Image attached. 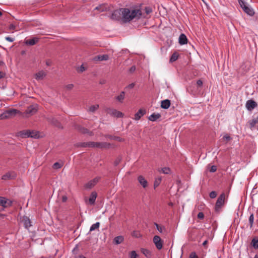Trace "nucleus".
<instances>
[{"mask_svg": "<svg viewBox=\"0 0 258 258\" xmlns=\"http://www.w3.org/2000/svg\"><path fill=\"white\" fill-rule=\"evenodd\" d=\"M216 170H217V167H216V166H214V165L212 166L211 167L210 169V171L211 172H215Z\"/></svg>", "mask_w": 258, "mask_h": 258, "instance_id": "nucleus-47", "label": "nucleus"}, {"mask_svg": "<svg viewBox=\"0 0 258 258\" xmlns=\"http://www.w3.org/2000/svg\"><path fill=\"white\" fill-rule=\"evenodd\" d=\"M251 244L255 249L258 248V239L256 237L253 238L251 242Z\"/></svg>", "mask_w": 258, "mask_h": 258, "instance_id": "nucleus-28", "label": "nucleus"}, {"mask_svg": "<svg viewBox=\"0 0 258 258\" xmlns=\"http://www.w3.org/2000/svg\"><path fill=\"white\" fill-rule=\"evenodd\" d=\"M239 4L245 13L250 16L254 15V13L252 9L248 6L247 4L244 0H239Z\"/></svg>", "mask_w": 258, "mask_h": 258, "instance_id": "nucleus-5", "label": "nucleus"}, {"mask_svg": "<svg viewBox=\"0 0 258 258\" xmlns=\"http://www.w3.org/2000/svg\"><path fill=\"white\" fill-rule=\"evenodd\" d=\"M38 41V38L36 37L32 39L27 40L25 42L26 44L29 45H33Z\"/></svg>", "mask_w": 258, "mask_h": 258, "instance_id": "nucleus-22", "label": "nucleus"}, {"mask_svg": "<svg viewBox=\"0 0 258 258\" xmlns=\"http://www.w3.org/2000/svg\"><path fill=\"white\" fill-rule=\"evenodd\" d=\"M138 180L140 184L143 186V187L146 188L148 186V182L142 175H140L138 176Z\"/></svg>", "mask_w": 258, "mask_h": 258, "instance_id": "nucleus-14", "label": "nucleus"}, {"mask_svg": "<svg viewBox=\"0 0 258 258\" xmlns=\"http://www.w3.org/2000/svg\"><path fill=\"white\" fill-rule=\"evenodd\" d=\"M153 242L158 249H161L162 248L163 242L159 236L155 235L154 237Z\"/></svg>", "mask_w": 258, "mask_h": 258, "instance_id": "nucleus-10", "label": "nucleus"}, {"mask_svg": "<svg viewBox=\"0 0 258 258\" xmlns=\"http://www.w3.org/2000/svg\"><path fill=\"white\" fill-rule=\"evenodd\" d=\"M209 196L212 199H214L217 196V193L216 191H211L210 194H209Z\"/></svg>", "mask_w": 258, "mask_h": 258, "instance_id": "nucleus-44", "label": "nucleus"}, {"mask_svg": "<svg viewBox=\"0 0 258 258\" xmlns=\"http://www.w3.org/2000/svg\"><path fill=\"white\" fill-rule=\"evenodd\" d=\"M4 76V74L3 72H0V79L3 78Z\"/></svg>", "mask_w": 258, "mask_h": 258, "instance_id": "nucleus-59", "label": "nucleus"}, {"mask_svg": "<svg viewBox=\"0 0 258 258\" xmlns=\"http://www.w3.org/2000/svg\"><path fill=\"white\" fill-rule=\"evenodd\" d=\"M225 198V195L222 193L219 197L216 203L215 209L216 212H219L221 207L224 204V201Z\"/></svg>", "mask_w": 258, "mask_h": 258, "instance_id": "nucleus-7", "label": "nucleus"}, {"mask_svg": "<svg viewBox=\"0 0 258 258\" xmlns=\"http://www.w3.org/2000/svg\"><path fill=\"white\" fill-rule=\"evenodd\" d=\"M97 195L96 192L93 191L91 192L88 200V203L90 205H94L97 198Z\"/></svg>", "mask_w": 258, "mask_h": 258, "instance_id": "nucleus-13", "label": "nucleus"}, {"mask_svg": "<svg viewBox=\"0 0 258 258\" xmlns=\"http://www.w3.org/2000/svg\"><path fill=\"white\" fill-rule=\"evenodd\" d=\"M30 132H31V136H30L31 138H35V139H37V138H39V135L38 132H37L36 131H33V130H32V131L30 130Z\"/></svg>", "mask_w": 258, "mask_h": 258, "instance_id": "nucleus-30", "label": "nucleus"}, {"mask_svg": "<svg viewBox=\"0 0 258 258\" xmlns=\"http://www.w3.org/2000/svg\"><path fill=\"white\" fill-rule=\"evenodd\" d=\"M142 252L146 256H147L148 257H149L151 256L150 251L147 249H142Z\"/></svg>", "mask_w": 258, "mask_h": 258, "instance_id": "nucleus-37", "label": "nucleus"}, {"mask_svg": "<svg viewBox=\"0 0 258 258\" xmlns=\"http://www.w3.org/2000/svg\"><path fill=\"white\" fill-rule=\"evenodd\" d=\"M99 180L100 177H96L95 178L93 179L92 180H90L85 184V188L86 189H91L97 184V183L99 181Z\"/></svg>", "mask_w": 258, "mask_h": 258, "instance_id": "nucleus-9", "label": "nucleus"}, {"mask_svg": "<svg viewBox=\"0 0 258 258\" xmlns=\"http://www.w3.org/2000/svg\"><path fill=\"white\" fill-rule=\"evenodd\" d=\"M120 159L118 158V159H116V161H115V165H117L119 164V163L120 162Z\"/></svg>", "mask_w": 258, "mask_h": 258, "instance_id": "nucleus-56", "label": "nucleus"}, {"mask_svg": "<svg viewBox=\"0 0 258 258\" xmlns=\"http://www.w3.org/2000/svg\"><path fill=\"white\" fill-rule=\"evenodd\" d=\"M77 147H92L99 148L101 149H109L111 147V145L107 142H83L77 144Z\"/></svg>", "mask_w": 258, "mask_h": 258, "instance_id": "nucleus-2", "label": "nucleus"}, {"mask_svg": "<svg viewBox=\"0 0 258 258\" xmlns=\"http://www.w3.org/2000/svg\"><path fill=\"white\" fill-rule=\"evenodd\" d=\"M223 139L225 140L227 142L230 141V140H232V138L230 137V136H229L228 134H226L223 137Z\"/></svg>", "mask_w": 258, "mask_h": 258, "instance_id": "nucleus-43", "label": "nucleus"}, {"mask_svg": "<svg viewBox=\"0 0 258 258\" xmlns=\"http://www.w3.org/2000/svg\"><path fill=\"white\" fill-rule=\"evenodd\" d=\"M16 28V26L14 24H11L9 26V30H15Z\"/></svg>", "mask_w": 258, "mask_h": 258, "instance_id": "nucleus-52", "label": "nucleus"}, {"mask_svg": "<svg viewBox=\"0 0 258 258\" xmlns=\"http://www.w3.org/2000/svg\"><path fill=\"white\" fill-rule=\"evenodd\" d=\"M79 130L80 132H81L83 134H89L90 136H91L92 135V132H89V131L87 129L83 127H79Z\"/></svg>", "mask_w": 258, "mask_h": 258, "instance_id": "nucleus-32", "label": "nucleus"}, {"mask_svg": "<svg viewBox=\"0 0 258 258\" xmlns=\"http://www.w3.org/2000/svg\"><path fill=\"white\" fill-rule=\"evenodd\" d=\"M84 71H85V68H84V67L83 66H82L81 67V68H80V72H83Z\"/></svg>", "mask_w": 258, "mask_h": 258, "instance_id": "nucleus-58", "label": "nucleus"}, {"mask_svg": "<svg viewBox=\"0 0 258 258\" xmlns=\"http://www.w3.org/2000/svg\"><path fill=\"white\" fill-rule=\"evenodd\" d=\"M2 15V13L0 11V16Z\"/></svg>", "mask_w": 258, "mask_h": 258, "instance_id": "nucleus-63", "label": "nucleus"}, {"mask_svg": "<svg viewBox=\"0 0 258 258\" xmlns=\"http://www.w3.org/2000/svg\"><path fill=\"white\" fill-rule=\"evenodd\" d=\"M258 122V117L252 119L249 122L250 127L252 129L255 124Z\"/></svg>", "mask_w": 258, "mask_h": 258, "instance_id": "nucleus-29", "label": "nucleus"}, {"mask_svg": "<svg viewBox=\"0 0 258 258\" xmlns=\"http://www.w3.org/2000/svg\"><path fill=\"white\" fill-rule=\"evenodd\" d=\"M136 70V67L135 66H132L130 69V72L131 73H133L134 72H135V71Z\"/></svg>", "mask_w": 258, "mask_h": 258, "instance_id": "nucleus-54", "label": "nucleus"}, {"mask_svg": "<svg viewBox=\"0 0 258 258\" xmlns=\"http://www.w3.org/2000/svg\"><path fill=\"white\" fill-rule=\"evenodd\" d=\"M37 111V106L36 104L31 105L29 106L25 111L23 113H20L23 117L28 118L35 114Z\"/></svg>", "mask_w": 258, "mask_h": 258, "instance_id": "nucleus-3", "label": "nucleus"}, {"mask_svg": "<svg viewBox=\"0 0 258 258\" xmlns=\"http://www.w3.org/2000/svg\"><path fill=\"white\" fill-rule=\"evenodd\" d=\"M254 258H258V255H257V254L255 255Z\"/></svg>", "mask_w": 258, "mask_h": 258, "instance_id": "nucleus-61", "label": "nucleus"}, {"mask_svg": "<svg viewBox=\"0 0 258 258\" xmlns=\"http://www.w3.org/2000/svg\"><path fill=\"white\" fill-rule=\"evenodd\" d=\"M160 172H162L164 174H169L170 172V169L168 167H164L159 170Z\"/></svg>", "mask_w": 258, "mask_h": 258, "instance_id": "nucleus-33", "label": "nucleus"}, {"mask_svg": "<svg viewBox=\"0 0 258 258\" xmlns=\"http://www.w3.org/2000/svg\"><path fill=\"white\" fill-rule=\"evenodd\" d=\"M78 258H87V257H85L84 256H83V255H79V256H78Z\"/></svg>", "mask_w": 258, "mask_h": 258, "instance_id": "nucleus-60", "label": "nucleus"}, {"mask_svg": "<svg viewBox=\"0 0 258 258\" xmlns=\"http://www.w3.org/2000/svg\"><path fill=\"white\" fill-rule=\"evenodd\" d=\"M190 258H198L195 252H192L189 255Z\"/></svg>", "mask_w": 258, "mask_h": 258, "instance_id": "nucleus-46", "label": "nucleus"}, {"mask_svg": "<svg viewBox=\"0 0 258 258\" xmlns=\"http://www.w3.org/2000/svg\"><path fill=\"white\" fill-rule=\"evenodd\" d=\"M20 112L16 109H10L0 114V119H5L15 116Z\"/></svg>", "mask_w": 258, "mask_h": 258, "instance_id": "nucleus-4", "label": "nucleus"}, {"mask_svg": "<svg viewBox=\"0 0 258 258\" xmlns=\"http://www.w3.org/2000/svg\"><path fill=\"white\" fill-rule=\"evenodd\" d=\"M130 257V258H137L138 254L135 251L133 250L131 252Z\"/></svg>", "mask_w": 258, "mask_h": 258, "instance_id": "nucleus-42", "label": "nucleus"}, {"mask_svg": "<svg viewBox=\"0 0 258 258\" xmlns=\"http://www.w3.org/2000/svg\"><path fill=\"white\" fill-rule=\"evenodd\" d=\"M154 225L156 226V228L157 229V230L159 231V232L160 233H163L165 231V227L161 226L156 223H155Z\"/></svg>", "mask_w": 258, "mask_h": 258, "instance_id": "nucleus-34", "label": "nucleus"}, {"mask_svg": "<svg viewBox=\"0 0 258 258\" xmlns=\"http://www.w3.org/2000/svg\"><path fill=\"white\" fill-rule=\"evenodd\" d=\"M257 106V103L255 101L252 100H249L247 101L245 106L247 109L249 111H251Z\"/></svg>", "mask_w": 258, "mask_h": 258, "instance_id": "nucleus-11", "label": "nucleus"}, {"mask_svg": "<svg viewBox=\"0 0 258 258\" xmlns=\"http://www.w3.org/2000/svg\"><path fill=\"white\" fill-rule=\"evenodd\" d=\"M48 121L56 126H58V121L52 116H48L46 117Z\"/></svg>", "mask_w": 258, "mask_h": 258, "instance_id": "nucleus-23", "label": "nucleus"}, {"mask_svg": "<svg viewBox=\"0 0 258 258\" xmlns=\"http://www.w3.org/2000/svg\"><path fill=\"white\" fill-rule=\"evenodd\" d=\"M108 9V7L107 5L105 4H102L99 5V6H97L95 7V8L94 9V11H98L99 13L106 11Z\"/></svg>", "mask_w": 258, "mask_h": 258, "instance_id": "nucleus-18", "label": "nucleus"}, {"mask_svg": "<svg viewBox=\"0 0 258 258\" xmlns=\"http://www.w3.org/2000/svg\"><path fill=\"white\" fill-rule=\"evenodd\" d=\"M68 200V198L66 196H63L62 197V201L63 202H66Z\"/></svg>", "mask_w": 258, "mask_h": 258, "instance_id": "nucleus-55", "label": "nucleus"}, {"mask_svg": "<svg viewBox=\"0 0 258 258\" xmlns=\"http://www.w3.org/2000/svg\"><path fill=\"white\" fill-rule=\"evenodd\" d=\"M208 242V240H206L205 241H204V242L203 243V245L205 247H206V245L207 244Z\"/></svg>", "mask_w": 258, "mask_h": 258, "instance_id": "nucleus-57", "label": "nucleus"}, {"mask_svg": "<svg viewBox=\"0 0 258 258\" xmlns=\"http://www.w3.org/2000/svg\"><path fill=\"white\" fill-rule=\"evenodd\" d=\"M125 98V92L121 91L119 95L116 97L115 99L117 101L120 103H122Z\"/></svg>", "mask_w": 258, "mask_h": 258, "instance_id": "nucleus-25", "label": "nucleus"}, {"mask_svg": "<svg viewBox=\"0 0 258 258\" xmlns=\"http://www.w3.org/2000/svg\"><path fill=\"white\" fill-rule=\"evenodd\" d=\"M22 222L24 224V226L26 229H28L32 226L31 220L28 217L26 216L23 217L22 219Z\"/></svg>", "mask_w": 258, "mask_h": 258, "instance_id": "nucleus-15", "label": "nucleus"}, {"mask_svg": "<svg viewBox=\"0 0 258 258\" xmlns=\"http://www.w3.org/2000/svg\"><path fill=\"white\" fill-rule=\"evenodd\" d=\"M106 112L107 114L118 118L122 117L123 116V114L122 112L113 108H108L106 109Z\"/></svg>", "mask_w": 258, "mask_h": 258, "instance_id": "nucleus-8", "label": "nucleus"}, {"mask_svg": "<svg viewBox=\"0 0 258 258\" xmlns=\"http://www.w3.org/2000/svg\"><path fill=\"white\" fill-rule=\"evenodd\" d=\"M161 117L159 113H153L149 117V119L152 121H155Z\"/></svg>", "mask_w": 258, "mask_h": 258, "instance_id": "nucleus-24", "label": "nucleus"}, {"mask_svg": "<svg viewBox=\"0 0 258 258\" xmlns=\"http://www.w3.org/2000/svg\"><path fill=\"white\" fill-rule=\"evenodd\" d=\"M99 108V105H94L91 106L89 108V111L91 112H94Z\"/></svg>", "mask_w": 258, "mask_h": 258, "instance_id": "nucleus-35", "label": "nucleus"}, {"mask_svg": "<svg viewBox=\"0 0 258 258\" xmlns=\"http://www.w3.org/2000/svg\"><path fill=\"white\" fill-rule=\"evenodd\" d=\"M74 87V85L72 84H68L65 86L67 90H71Z\"/></svg>", "mask_w": 258, "mask_h": 258, "instance_id": "nucleus-45", "label": "nucleus"}, {"mask_svg": "<svg viewBox=\"0 0 258 258\" xmlns=\"http://www.w3.org/2000/svg\"><path fill=\"white\" fill-rule=\"evenodd\" d=\"M146 13L147 14H149L152 12V9L149 7H146L145 8Z\"/></svg>", "mask_w": 258, "mask_h": 258, "instance_id": "nucleus-49", "label": "nucleus"}, {"mask_svg": "<svg viewBox=\"0 0 258 258\" xmlns=\"http://www.w3.org/2000/svg\"><path fill=\"white\" fill-rule=\"evenodd\" d=\"M46 64H47V66L49 65V64L48 62H46Z\"/></svg>", "mask_w": 258, "mask_h": 258, "instance_id": "nucleus-64", "label": "nucleus"}, {"mask_svg": "<svg viewBox=\"0 0 258 258\" xmlns=\"http://www.w3.org/2000/svg\"><path fill=\"white\" fill-rule=\"evenodd\" d=\"M7 202L6 199L3 197H0V206L5 207Z\"/></svg>", "mask_w": 258, "mask_h": 258, "instance_id": "nucleus-41", "label": "nucleus"}, {"mask_svg": "<svg viewBox=\"0 0 258 258\" xmlns=\"http://www.w3.org/2000/svg\"><path fill=\"white\" fill-rule=\"evenodd\" d=\"M170 101L166 99L161 101V107L164 109H168L170 106Z\"/></svg>", "mask_w": 258, "mask_h": 258, "instance_id": "nucleus-20", "label": "nucleus"}, {"mask_svg": "<svg viewBox=\"0 0 258 258\" xmlns=\"http://www.w3.org/2000/svg\"><path fill=\"white\" fill-rule=\"evenodd\" d=\"M135 85V83H133L129 84L128 85H127L125 87V88L126 89H132L134 87Z\"/></svg>", "mask_w": 258, "mask_h": 258, "instance_id": "nucleus-50", "label": "nucleus"}, {"mask_svg": "<svg viewBox=\"0 0 258 258\" xmlns=\"http://www.w3.org/2000/svg\"><path fill=\"white\" fill-rule=\"evenodd\" d=\"M123 23H128L132 20H139L142 16V12L138 9L122 8Z\"/></svg>", "mask_w": 258, "mask_h": 258, "instance_id": "nucleus-1", "label": "nucleus"}, {"mask_svg": "<svg viewBox=\"0 0 258 258\" xmlns=\"http://www.w3.org/2000/svg\"><path fill=\"white\" fill-rule=\"evenodd\" d=\"M162 180V177H159L158 178H156L155 180L154 183V188H156L157 186H158Z\"/></svg>", "mask_w": 258, "mask_h": 258, "instance_id": "nucleus-31", "label": "nucleus"}, {"mask_svg": "<svg viewBox=\"0 0 258 258\" xmlns=\"http://www.w3.org/2000/svg\"><path fill=\"white\" fill-rule=\"evenodd\" d=\"M117 139L118 141H121V140H120L119 138H117Z\"/></svg>", "mask_w": 258, "mask_h": 258, "instance_id": "nucleus-62", "label": "nucleus"}, {"mask_svg": "<svg viewBox=\"0 0 258 258\" xmlns=\"http://www.w3.org/2000/svg\"><path fill=\"white\" fill-rule=\"evenodd\" d=\"M20 135L23 138H29L31 136L30 130L23 131L20 133Z\"/></svg>", "mask_w": 258, "mask_h": 258, "instance_id": "nucleus-26", "label": "nucleus"}, {"mask_svg": "<svg viewBox=\"0 0 258 258\" xmlns=\"http://www.w3.org/2000/svg\"><path fill=\"white\" fill-rule=\"evenodd\" d=\"M62 164L61 163H60L59 162H55L53 165V168L55 169H59L61 167H62Z\"/></svg>", "mask_w": 258, "mask_h": 258, "instance_id": "nucleus-40", "label": "nucleus"}, {"mask_svg": "<svg viewBox=\"0 0 258 258\" xmlns=\"http://www.w3.org/2000/svg\"><path fill=\"white\" fill-rule=\"evenodd\" d=\"M187 39L184 34H181L179 37V43L181 45L186 44Z\"/></svg>", "mask_w": 258, "mask_h": 258, "instance_id": "nucleus-21", "label": "nucleus"}, {"mask_svg": "<svg viewBox=\"0 0 258 258\" xmlns=\"http://www.w3.org/2000/svg\"><path fill=\"white\" fill-rule=\"evenodd\" d=\"M197 84L198 86L201 87L203 85V82L201 80H199L197 82Z\"/></svg>", "mask_w": 258, "mask_h": 258, "instance_id": "nucleus-53", "label": "nucleus"}, {"mask_svg": "<svg viewBox=\"0 0 258 258\" xmlns=\"http://www.w3.org/2000/svg\"><path fill=\"white\" fill-rule=\"evenodd\" d=\"M6 40L9 41V42H12L14 41V39L12 38V37H9V36H7L5 38Z\"/></svg>", "mask_w": 258, "mask_h": 258, "instance_id": "nucleus-51", "label": "nucleus"}, {"mask_svg": "<svg viewBox=\"0 0 258 258\" xmlns=\"http://www.w3.org/2000/svg\"><path fill=\"white\" fill-rule=\"evenodd\" d=\"M100 226V223L99 222H96L95 224H93L92 225L90 228V231H92L93 230H95L96 229H98L99 227Z\"/></svg>", "mask_w": 258, "mask_h": 258, "instance_id": "nucleus-36", "label": "nucleus"}, {"mask_svg": "<svg viewBox=\"0 0 258 258\" xmlns=\"http://www.w3.org/2000/svg\"><path fill=\"white\" fill-rule=\"evenodd\" d=\"M123 239H124V238L123 236H118L115 237L114 238L113 241H114V243H115L116 244H118L121 243L123 241Z\"/></svg>", "mask_w": 258, "mask_h": 258, "instance_id": "nucleus-27", "label": "nucleus"}, {"mask_svg": "<svg viewBox=\"0 0 258 258\" xmlns=\"http://www.w3.org/2000/svg\"><path fill=\"white\" fill-rule=\"evenodd\" d=\"M46 73L43 71H40L35 75V78L37 80H42L46 76Z\"/></svg>", "mask_w": 258, "mask_h": 258, "instance_id": "nucleus-16", "label": "nucleus"}, {"mask_svg": "<svg viewBox=\"0 0 258 258\" xmlns=\"http://www.w3.org/2000/svg\"><path fill=\"white\" fill-rule=\"evenodd\" d=\"M16 173L15 172H9L5 174H4L2 176V179L3 180H8V179H13L16 178Z\"/></svg>", "mask_w": 258, "mask_h": 258, "instance_id": "nucleus-12", "label": "nucleus"}, {"mask_svg": "<svg viewBox=\"0 0 258 258\" xmlns=\"http://www.w3.org/2000/svg\"><path fill=\"white\" fill-rule=\"evenodd\" d=\"M178 55L177 53H174L171 56L170 61L171 62H173L176 61L178 59Z\"/></svg>", "mask_w": 258, "mask_h": 258, "instance_id": "nucleus-38", "label": "nucleus"}, {"mask_svg": "<svg viewBox=\"0 0 258 258\" xmlns=\"http://www.w3.org/2000/svg\"><path fill=\"white\" fill-rule=\"evenodd\" d=\"M204 217V215L202 212H199L198 214V218L202 219Z\"/></svg>", "mask_w": 258, "mask_h": 258, "instance_id": "nucleus-48", "label": "nucleus"}, {"mask_svg": "<svg viewBox=\"0 0 258 258\" xmlns=\"http://www.w3.org/2000/svg\"><path fill=\"white\" fill-rule=\"evenodd\" d=\"M254 221V216L253 214H251L249 217V222L250 223V227L251 228Z\"/></svg>", "mask_w": 258, "mask_h": 258, "instance_id": "nucleus-39", "label": "nucleus"}, {"mask_svg": "<svg viewBox=\"0 0 258 258\" xmlns=\"http://www.w3.org/2000/svg\"><path fill=\"white\" fill-rule=\"evenodd\" d=\"M122 8L116 10L112 13L111 18L115 21H120L123 23V14Z\"/></svg>", "mask_w": 258, "mask_h": 258, "instance_id": "nucleus-6", "label": "nucleus"}, {"mask_svg": "<svg viewBox=\"0 0 258 258\" xmlns=\"http://www.w3.org/2000/svg\"><path fill=\"white\" fill-rule=\"evenodd\" d=\"M109 58V56L107 54H103V55H99L95 56L94 58V60L95 61H102V60H107Z\"/></svg>", "mask_w": 258, "mask_h": 258, "instance_id": "nucleus-19", "label": "nucleus"}, {"mask_svg": "<svg viewBox=\"0 0 258 258\" xmlns=\"http://www.w3.org/2000/svg\"><path fill=\"white\" fill-rule=\"evenodd\" d=\"M146 113V111L145 110L140 109L135 114L134 119L136 120H139L141 117L143 116Z\"/></svg>", "mask_w": 258, "mask_h": 258, "instance_id": "nucleus-17", "label": "nucleus"}]
</instances>
